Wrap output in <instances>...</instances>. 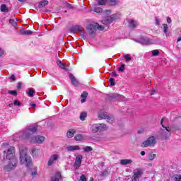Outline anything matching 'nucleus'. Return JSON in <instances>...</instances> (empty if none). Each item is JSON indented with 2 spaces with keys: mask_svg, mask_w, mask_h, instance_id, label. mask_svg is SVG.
I'll return each instance as SVG.
<instances>
[{
  "mask_svg": "<svg viewBox=\"0 0 181 181\" xmlns=\"http://www.w3.org/2000/svg\"><path fill=\"white\" fill-rule=\"evenodd\" d=\"M37 131V125H35L33 127H28L19 133H17L13 136V141H28L31 144H43L45 142V136H33L32 134H35Z\"/></svg>",
  "mask_w": 181,
  "mask_h": 181,
  "instance_id": "f257e3e1",
  "label": "nucleus"
},
{
  "mask_svg": "<svg viewBox=\"0 0 181 181\" xmlns=\"http://www.w3.org/2000/svg\"><path fill=\"white\" fill-rule=\"evenodd\" d=\"M20 151V162L21 165H24L26 168H29L32 165V157L28 155V148L25 146H19Z\"/></svg>",
  "mask_w": 181,
  "mask_h": 181,
  "instance_id": "f03ea898",
  "label": "nucleus"
},
{
  "mask_svg": "<svg viewBox=\"0 0 181 181\" xmlns=\"http://www.w3.org/2000/svg\"><path fill=\"white\" fill-rule=\"evenodd\" d=\"M167 122L168 119L166 118H163L160 122V124L162 125L163 129H160L159 134L162 139H169V137L170 136V127H167L166 126H165V122Z\"/></svg>",
  "mask_w": 181,
  "mask_h": 181,
  "instance_id": "7ed1b4c3",
  "label": "nucleus"
},
{
  "mask_svg": "<svg viewBox=\"0 0 181 181\" xmlns=\"http://www.w3.org/2000/svg\"><path fill=\"white\" fill-rule=\"evenodd\" d=\"M108 129V126L105 124H94L90 127V131L92 134H98V132H104Z\"/></svg>",
  "mask_w": 181,
  "mask_h": 181,
  "instance_id": "20e7f679",
  "label": "nucleus"
},
{
  "mask_svg": "<svg viewBox=\"0 0 181 181\" xmlns=\"http://www.w3.org/2000/svg\"><path fill=\"white\" fill-rule=\"evenodd\" d=\"M97 29L98 30H104V27L103 25H100L98 23H94L93 24L88 25L86 28L88 33L90 35H93Z\"/></svg>",
  "mask_w": 181,
  "mask_h": 181,
  "instance_id": "39448f33",
  "label": "nucleus"
},
{
  "mask_svg": "<svg viewBox=\"0 0 181 181\" xmlns=\"http://www.w3.org/2000/svg\"><path fill=\"white\" fill-rule=\"evenodd\" d=\"M156 145V137L155 136H150L146 141L143 142V146L144 148H153Z\"/></svg>",
  "mask_w": 181,
  "mask_h": 181,
  "instance_id": "423d86ee",
  "label": "nucleus"
},
{
  "mask_svg": "<svg viewBox=\"0 0 181 181\" xmlns=\"http://www.w3.org/2000/svg\"><path fill=\"white\" fill-rule=\"evenodd\" d=\"M71 32L72 33H76L77 32H79L80 33V36H81V37H83V39H86L87 37V34L86 33V31L80 25H76V26L74 27L71 30Z\"/></svg>",
  "mask_w": 181,
  "mask_h": 181,
  "instance_id": "0eeeda50",
  "label": "nucleus"
},
{
  "mask_svg": "<svg viewBox=\"0 0 181 181\" xmlns=\"http://www.w3.org/2000/svg\"><path fill=\"white\" fill-rule=\"evenodd\" d=\"M6 158L8 160H13V159H16L15 157V147L11 146L8 148Z\"/></svg>",
  "mask_w": 181,
  "mask_h": 181,
  "instance_id": "6e6552de",
  "label": "nucleus"
},
{
  "mask_svg": "<svg viewBox=\"0 0 181 181\" xmlns=\"http://www.w3.org/2000/svg\"><path fill=\"white\" fill-rule=\"evenodd\" d=\"M8 165L4 167V172H11V170H13L15 168H16V163L18 160L16 159L9 160Z\"/></svg>",
  "mask_w": 181,
  "mask_h": 181,
  "instance_id": "1a4fd4ad",
  "label": "nucleus"
},
{
  "mask_svg": "<svg viewBox=\"0 0 181 181\" xmlns=\"http://www.w3.org/2000/svg\"><path fill=\"white\" fill-rule=\"evenodd\" d=\"M99 119H106L107 122L112 124L114 121V117L108 115L107 112H100L98 115Z\"/></svg>",
  "mask_w": 181,
  "mask_h": 181,
  "instance_id": "9d476101",
  "label": "nucleus"
},
{
  "mask_svg": "<svg viewBox=\"0 0 181 181\" xmlns=\"http://www.w3.org/2000/svg\"><path fill=\"white\" fill-rule=\"evenodd\" d=\"M118 14H113L110 16L107 17L106 19L103 20L102 23L103 25H111L114 21H117L118 19Z\"/></svg>",
  "mask_w": 181,
  "mask_h": 181,
  "instance_id": "9b49d317",
  "label": "nucleus"
},
{
  "mask_svg": "<svg viewBox=\"0 0 181 181\" xmlns=\"http://www.w3.org/2000/svg\"><path fill=\"white\" fill-rule=\"evenodd\" d=\"M139 43H141V45H143L144 46H146L148 45H154L155 43V40L149 39L146 37H141L139 39Z\"/></svg>",
  "mask_w": 181,
  "mask_h": 181,
  "instance_id": "f8f14e48",
  "label": "nucleus"
},
{
  "mask_svg": "<svg viewBox=\"0 0 181 181\" xmlns=\"http://www.w3.org/2000/svg\"><path fill=\"white\" fill-rule=\"evenodd\" d=\"M59 158H60V156L59 154L51 155V156L49 157V158L48 160V163H47L48 166H52V165H54V163H56V162H57V160H59Z\"/></svg>",
  "mask_w": 181,
  "mask_h": 181,
  "instance_id": "ddd939ff",
  "label": "nucleus"
},
{
  "mask_svg": "<svg viewBox=\"0 0 181 181\" xmlns=\"http://www.w3.org/2000/svg\"><path fill=\"white\" fill-rule=\"evenodd\" d=\"M30 155L36 159V158H39L40 156V148L37 147H32L30 148Z\"/></svg>",
  "mask_w": 181,
  "mask_h": 181,
  "instance_id": "4468645a",
  "label": "nucleus"
},
{
  "mask_svg": "<svg viewBox=\"0 0 181 181\" xmlns=\"http://www.w3.org/2000/svg\"><path fill=\"white\" fill-rule=\"evenodd\" d=\"M81 160H83V156L78 155L74 164L75 169H78L81 166Z\"/></svg>",
  "mask_w": 181,
  "mask_h": 181,
  "instance_id": "2eb2a0df",
  "label": "nucleus"
},
{
  "mask_svg": "<svg viewBox=\"0 0 181 181\" xmlns=\"http://www.w3.org/2000/svg\"><path fill=\"white\" fill-rule=\"evenodd\" d=\"M142 173H143L142 169L137 168L136 170L134 171L133 177L134 179L139 180V177H141V176H142Z\"/></svg>",
  "mask_w": 181,
  "mask_h": 181,
  "instance_id": "dca6fc26",
  "label": "nucleus"
},
{
  "mask_svg": "<svg viewBox=\"0 0 181 181\" xmlns=\"http://www.w3.org/2000/svg\"><path fill=\"white\" fill-rule=\"evenodd\" d=\"M128 23H129V28H130V29H134L139 26V23H138V21H135L133 20H129L128 21Z\"/></svg>",
  "mask_w": 181,
  "mask_h": 181,
  "instance_id": "f3484780",
  "label": "nucleus"
},
{
  "mask_svg": "<svg viewBox=\"0 0 181 181\" xmlns=\"http://www.w3.org/2000/svg\"><path fill=\"white\" fill-rule=\"evenodd\" d=\"M18 33H19V35L29 36L30 35H32V33H33V32L30 30H25L23 28H21L18 31Z\"/></svg>",
  "mask_w": 181,
  "mask_h": 181,
  "instance_id": "a211bd4d",
  "label": "nucleus"
},
{
  "mask_svg": "<svg viewBox=\"0 0 181 181\" xmlns=\"http://www.w3.org/2000/svg\"><path fill=\"white\" fill-rule=\"evenodd\" d=\"M90 11L92 12H95L96 13H101V12H103V8L97 5H95L90 8Z\"/></svg>",
  "mask_w": 181,
  "mask_h": 181,
  "instance_id": "6ab92c4d",
  "label": "nucleus"
},
{
  "mask_svg": "<svg viewBox=\"0 0 181 181\" xmlns=\"http://www.w3.org/2000/svg\"><path fill=\"white\" fill-rule=\"evenodd\" d=\"M57 64L59 66V67H60V69H62L63 70H65L66 71H69L70 69H69V66H66V65H64V64H63V62H62V61L58 60L57 62Z\"/></svg>",
  "mask_w": 181,
  "mask_h": 181,
  "instance_id": "aec40b11",
  "label": "nucleus"
},
{
  "mask_svg": "<svg viewBox=\"0 0 181 181\" xmlns=\"http://www.w3.org/2000/svg\"><path fill=\"white\" fill-rule=\"evenodd\" d=\"M66 150L69 152H73L74 151H80V146H69L66 147Z\"/></svg>",
  "mask_w": 181,
  "mask_h": 181,
  "instance_id": "412c9836",
  "label": "nucleus"
},
{
  "mask_svg": "<svg viewBox=\"0 0 181 181\" xmlns=\"http://www.w3.org/2000/svg\"><path fill=\"white\" fill-rule=\"evenodd\" d=\"M74 134H76V129H70L66 133V136L67 138H73L74 136Z\"/></svg>",
  "mask_w": 181,
  "mask_h": 181,
  "instance_id": "4be33fe9",
  "label": "nucleus"
},
{
  "mask_svg": "<svg viewBox=\"0 0 181 181\" xmlns=\"http://www.w3.org/2000/svg\"><path fill=\"white\" fill-rule=\"evenodd\" d=\"M62 179V174L60 173H57L54 176L51 177L52 181H59Z\"/></svg>",
  "mask_w": 181,
  "mask_h": 181,
  "instance_id": "5701e85b",
  "label": "nucleus"
},
{
  "mask_svg": "<svg viewBox=\"0 0 181 181\" xmlns=\"http://www.w3.org/2000/svg\"><path fill=\"white\" fill-rule=\"evenodd\" d=\"M163 28V33H165V36L168 37H169V33H168V30L169 29V26L168 25V24H163L162 25Z\"/></svg>",
  "mask_w": 181,
  "mask_h": 181,
  "instance_id": "b1692460",
  "label": "nucleus"
},
{
  "mask_svg": "<svg viewBox=\"0 0 181 181\" xmlns=\"http://www.w3.org/2000/svg\"><path fill=\"white\" fill-rule=\"evenodd\" d=\"M107 4L110 6H116V5L119 4V0H107Z\"/></svg>",
  "mask_w": 181,
  "mask_h": 181,
  "instance_id": "393cba45",
  "label": "nucleus"
},
{
  "mask_svg": "<svg viewBox=\"0 0 181 181\" xmlns=\"http://www.w3.org/2000/svg\"><path fill=\"white\" fill-rule=\"evenodd\" d=\"M71 81L72 83V84L75 86L77 87V86H78V82L77 81V80L76 79V78H74V76H73L72 74L69 75Z\"/></svg>",
  "mask_w": 181,
  "mask_h": 181,
  "instance_id": "a878e982",
  "label": "nucleus"
},
{
  "mask_svg": "<svg viewBox=\"0 0 181 181\" xmlns=\"http://www.w3.org/2000/svg\"><path fill=\"white\" fill-rule=\"evenodd\" d=\"M130 163H132V160L131 159H122L120 160V165H130Z\"/></svg>",
  "mask_w": 181,
  "mask_h": 181,
  "instance_id": "bb28decb",
  "label": "nucleus"
},
{
  "mask_svg": "<svg viewBox=\"0 0 181 181\" xmlns=\"http://www.w3.org/2000/svg\"><path fill=\"white\" fill-rule=\"evenodd\" d=\"M46 5H49V1L47 0H42L39 4L40 8H45Z\"/></svg>",
  "mask_w": 181,
  "mask_h": 181,
  "instance_id": "cd10ccee",
  "label": "nucleus"
},
{
  "mask_svg": "<svg viewBox=\"0 0 181 181\" xmlns=\"http://www.w3.org/2000/svg\"><path fill=\"white\" fill-rule=\"evenodd\" d=\"M87 95H88V93H87V92H83L81 97V103H82V104L86 101V100H87Z\"/></svg>",
  "mask_w": 181,
  "mask_h": 181,
  "instance_id": "c85d7f7f",
  "label": "nucleus"
},
{
  "mask_svg": "<svg viewBox=\"0 0 181 181\" xmlns=\"http://www.w3.org/2000/svg\"><path fill=\"white\" fill-rule=\"evenodd\" d=\"M111 97L112 98H115V100H124V96L118 95L117 93L112 94Z\"/></svg>",
  "mask_w": 181,
  "mask_h": 181,
  "instance_id": "c756f323",
  "label": "nucleus"
},
{
  "mask_svg": "<svg viewBox=\"0 0 181 181\" xmlns=\"http://www.w3.org/2000/svg\"><path fill=\"white\" fill-rule=\"evenodd\" d=\"M81 121H86V118H87V112H82L80 114V117H79Z\"/></svg>",
  "mask_w": 181,
  "mask_h": 181,
  "instance_id": "7c9ffc66",
  "label": "nucleus"
},
{
  "mask_svg": "<svg viewBox=\"0 0 181 181\" xmlns=\"http://www.w3.org/2000/svg\"><path fill=\"white\" fill-rule=\"evenodd\" d=\"M35 89L29 88L27 94L29 95V97H33V95H35Z\"/></svg>",
  "mask_w": 181,
  "mask_h": 181,
  "instance_id": "2f4dec72",
  "label": "nucleus"
},
{
  "mask_svg": "<svg viewBox=\"0 0 181 181\" xmlns=\"http://www.w3.org/2000/svg\"><path fill=\"white\" fill-rule=\"evenodd\" d=\"M150 53H151V56H153V57H155L159 55V50H158V49H154V50H152L151 52H150Z\"/></svg>",
  "mask_w": 181,
  "mask_h": 181,
  "instance_id": "473e14b6",
  "label": "nucleus"
},
{
  "mask_svg": "<svg viewBox=\"0 0 181 181\" xmlns=\"http://www.w3.org/2000/svg\"><path fill=\"white\" fill-rule=\"evenodd\" d=\"M173 181H181V175L179 174L175 175L173 177Z\"/></svg>",
  "mask_w": 181,
  "mask_h": 181,
  "instance_id": "72a5a7b5",
  "label": "nucleus"
},
{
  "mask_svg": "<svg viewBox=\"0 0 181 181\" xmlns=\"http://www.w3.org/2000/svg\"><path fill=\"white\" fill-rule=\"evenodd\" d=\"M98 5H107L108 4V0H98Z\"/></svg>",
  "mask_w": 181,
  "mask_h": 181,
  "instance_id": "f704fd0d",
  "label": "nucleus"
},
{
  "mask_svg": "<svg viewBox=\"0 0 181 181\" xmlns=\"http://www.w3.org/2000/svg\"><path fill=\"white\" fill-rule=\"evenodd\" d=\"M9 23L11 24L13 28H16V26H18V23H16V21H15V19H10Z\"/></svg>",
  "mask_w": 181,
  "mask_h": 181,
  "instance_id": "c9c22d12",
  "label": "nucleus"
},
{
  "mask_svg": "<svg viewBox=\"0 0 181 181\" xmlns=\"http://www.w3.org/2000/svg\"><path fill=\"white\" fill-rule=\"evenodd\" d=\"M1 12H8V7H6V5L2 4L1 6Z\"/></svg>",
  "mask_w": 181,
  "mask_h": 181,
  "instance_id": "e433bc0d",
  "label": "nucleus"
},
{
  "mask_svg": "<svg viewBox=\"0 0 181 181\" xmlns=\"http://www.w3.org/2000/svg\"><path fill=\"white\" fill-rule=\"evenodd\" d=\"M124 58L125 62H131L132 59L131 58V56L128 54L124 55Z\"/></svg>",
  "mask_w": 181,
  "mask_h": 181,
  "instance_id": "4c0bfd02",
  "label": "nucleus"
},
{
  "mask_svg": "<svg viewBox=\"0 0 181 181\" xmlns=\"http://www.w3.org/2000/svg\"><path fill=\"white\" fill-rule=\"evenodd\" d=\"M32 177H35L37 176V170L36 168H34L33 170L31 173Z\"/></svg>",
  "mask_w": 181,
  "mask_h": 181,
  "instance_id": "58836bf2",
  "label": "nucleus"
},
{
  "mask_svg": "<svg viewBox=\"0 0 181 181\" xmlns=\"http://www.w3.org/2000/svg\"><path fill=\"white\" fill-rule=\"evenodd\" d=\"M84 152H91L93 151V147L91 146H86L83 148Z\"/></svg>",
  "mask_w": 181,
  "mask_h": 181,
  "instance_id": "ea45409f",
  "label": "nucleus"
},
{
  "mask_svg": "<svg viewBox=\"0 0 181 181\" xmlns=\"http://www.w3.org/2000/svg\"><path fill=\"white\" fill-rule=\"evenodd\" d=\"M76 141H83V136L81 134H78L75 136Z\"/></svg>",
  "mask_w": 181,
  "mask_h": 181,
  "instance_id": "a19ab883",
  "label": "nucleus"
},
{
  "mask_svg": "<svg viewBox=\"0 0 181 181\" xmlns=\"http://www.w3.org/2000/svg\"><path fill=\"white\" fill-rule=\"evenodd\" d=\"M155 21L156 26H159V25H160V19L158 17H156Z\"/></svg>",
  "mask_w": 181,
  "mask_h": 181,
  "instance_id": "79ce46f5",
  "label": "nucleus"
},
{
  "mask_svg": "<svg viewBox=\"0 0 181 181\" xmlns=\"http://www.w3.org/2000/svg\"><path fill=\"white\" fill-rule=\"evenodd\" d=\"M155 158H156V154H150L149 156H148V159L150 160H153V159H155Z\"/></svg>",
  "mask_w": 181,
  "mask_h": 181,
  "instance_id": "37998d69",
  "label": "nucleus"
},
{
  "mask_svg": "<svg viewBox=\"0 0 181 181\" xmlns=\"http://www.w3.org/2000/svg\"><path fill=\"white\" fill-rule=\"evenodd\" d=\"M8 94L11 95H18V92L16 90H9Z\"/></svg>",
  "mask_w": 181,
  "mask_h": 181,
  "instance_id": "c03bdc74",
  "label": "nucleus"
},
{
  "mask_svg": "<svg viewBox=\"0 0 181 181\" xmlns=\"http://www.w3.org/2000/svg\"><path fill=\"white\" fill-rule=\"evenodd\" d=\"M110 86H115V79H114V78H110Z\"/></svg>",
  "mask_w": 181,
  "mask_h": 181,
  "instance_id": "a18cd8bd",
  "label": "nucleus"
},
{
  "mask_svg": "<svg viewBox=\"0 0 181 181\" xmlns=\"http://www.w3.org/2000/svg\"><path fill=\"white\" fill-rule=\"evenodd\" d=\"M13 104L16 107H21V102H19V100H14Z\"/></svg>",
  "mask_w": 181,
  "mask_h": 181,
  "instance_id": "49530a36",
  "label": "nucleus"
},
{
  "mask_svg": "<svg viewBox=\"0 0 181 181\" xmlns=\"http://www.w3.org/2000/svg\"><path fill=\"white\" fill-rule=\"evenodd\" d=\"M124 70H125V64L121 65V66L118 69L119 71H124Z\"/></svg>",
  "mask_w": 181,
  "mask_h": 181,
  "instance_id": "de8ad7c7",
  "label": "nucleus"
},
{
  "mask_svg": "<svg viewBox=\"0 0 181 181\" xmlns=\"http://www.w3.org/2000/svg\"><path fill=\"white\" fill-rule=\"evenodd\" d=\"M80 180L81 181H87V177H86L85 175H82L80 177Z\"/></svg>",
  "mask_w": 181,
  "mask_h": 181,
  "instance_id": "09e8293b",
  "label": "nucleus"
},
{
  "mask_svg": "<svg viewBox=\"0 0 181 181\" xmlns=\"http://www.w3.org/2000/svg\"><path fill=\"white\" fill-rule=\"evenodd\" d=\"M3 56H5V51H4L2 48H0V57H2Z\"/></svg>",
  "mask_w": 181,
  "mask_h": 181,
  "instance_id": "8fccbe9b",
  "label": "nucleus"
},
{
  "mask_svg": "<svg viewBox=\"0 0 181 181\" xmlns=\"http://www.w3.org/2000/svg\"><path fill=\"white\" fill-rule=\"evenodd\" d=\"M104 13L105 15H110V13H111V10H106L104 11Z\"/></svg>",
  "mask_w": 181,
  "mask_h": 181,
  "instance_id": "3c124183",
  "label": "nucleus"
},
{
  "mask_svg": "<svg viewBox=\"0 0 181 181\" xmlns=\"http://www.w3.org/2000/svg\"><path fill=\"white\" fill-rule=\"evenodd\" d=\"M112 77H117L118 74H117L116 71H113V72H112Z\"/></svg>",
  "mask_w": 181,
  "mask_h": 181,
  "instance_id": "603ef678",
  "label": "nucleus"
},
{
  "mask_svg": "<svg viewBox=\"0 0 181 181\" xmlns=\"http://www.w3.org/2000/svg\"><path fill=\"white\" fill-rule=\"evenodd\" d=\"M167 22L168 23H172V18H170V17H167Z\"/></svg>",
  "mask_w": 181,
  "mask_h": 181,
  "instance_id": "864d4df0",
  "label": "nucleus"
},
{
  "mask_svg": "<svg viewBox=\"0 0 181 181\" xmlns=\"http://www.w3.org/2000/svg\"><path fill=\"white\" fill-rule=\"evenodd\" d=\"M11 80H12L13 81H15V80H16L15 75H11L10 77Z\"/></svg>",
  "mask_w": 181,
  "mask_h": 181,
  "instance_id": "5fc2aeb1",
  "label": "nucleus"
},
{
  "mask_svg": "<svg viewBox=\"0 0 181 181\" xmlns=\"http://www.w3.org/2000/svg\"><path fill=\"white\" fill-rule=\"evenodd\" d=\"M30 106L32 107L33 108H36V104L35 103H30Z\"/></svg>",
  "mask_w": 181,
  "mask_h": 181,
  "instance_id": "6e6d98bb",
  "label": "nucleus"
},
{
  "mask_svg": "<svg viewBox=\"0 0 181 181\" xmlns=\"http://www.w3.org/2000/svg\"><path fill=\"white\" fill-rule=\"evenodd\" d=\"M17 88H22V84L21 83H18V86H17Z\"/></svg>",
  "mask_w": 181,
  "mask_h": 181,
  "instance_id": "4d7b16f0",
  "label": "nucleus"
},
{
  "mask_svg": "<svg viewBox=\"0 0 181 181\" xmlns=\"http://www.w3.org/2000/svg\"><path fill=\"white\" fill-rule=\"evenodd\" d=\"M155 93H156V90L155 89H153L151 91V95H153V94H155Z\"/></svg>",
  "mask_w": 181,
  "mask_h": 181,
  "instance_id": "13d9d810",
  "label": "nucleus"
},
{
  "mask_svg": "<svg viewBox=\"0 0 181 181\" xmlns=\"http://www.w3.org/2000/svg\"><path fill=\"white\" fill-rule=\"evenodd\" d=\"M13 105H14V104H13V103H10V104H8V107H13Z\"/></svg>",
  "mask_w": 181,
  "mask_h": 181,
  "instance_id": "bf43d9fd",
  "label": "nucleus"
},
{
  "mask_svg": "<svg viewBox=\"0 0 181 181\" xmlns=\"http://www.w3.org/2000/svg\"><path fill=\"white\" fill-rule=\"evenodd\" d=\"M140 153H141V156H144V155H145V151H141Z\"/></svg>",
  "mask_w": 181,
  "mask_h": 181,
  "instance_id": "052dcab7",
  "label": "nucleus"
},
{
  "mask_svg": "<svg viewBox=\"0 0 181 181\" xmlns=\"http://www.w3.org/2000/svg\"><path fill=\"white\" fill-rule=\"evenodd\" d=\"M132 181H139V180H138L137 178L132 177Z\"/></svg>",
  "mask_w": 181,
  "mask_h": 181,
  "instance_id": "680f3d73",
  "label": "nucleus"
},
{
  "mask_svg": "<svg viewBox=\"0 0 181 181\" xmlns=\"http://www.w3.org/2000/svg\"><path fill=\"white\" fill-rule=\"evenodd\" d=\"M181 41V37H179L177 39V42H180Z\"/></svg>",
  "mask_w": 181,
  "mask_h": 181,
  "instance_id": "e2e57ef3",
  "label": "nucleus"
},
{
  "mask_svg": "<svg viewBox=\"0 0 181 181\" xmlns=\"http://www.w3.org/2000/svg\"><path fill=\"white\" fill-rule=\"evenodd\" d=\"M19 2H22V3H24L25 0H18Z\"/></svg>",
  "mask_w": 181,
  "mask_h": 181,
  "instance_id": "0e129e2a",
  "label": "nucleus"
},
{
  "mask_svg": "<svg viewBox=\"0 0 181 181\" xmlns=\"http://www.w3.org/2000/svg\"><path fill=\"white\" fill-rule=\"evenodd\" d=\"M90 181H94V178L90 177Z\"/></svg>",
  "mask_w": 181,
  "mask_h": 181,
  "instance_id": "69168bd1",
  "label": "nucleus"
},
{
  "mask_svg": "<svg viewBox=\"0 0 181 181\" xmlns=\"http://www.w3.org/2000/svg\"><path fill=\"white\" fill-rule=\"evenodd\" d=\"M142 132L141 131H138V134H141Z\"/></svg>",
  "mask_w": 181,
  "mask_h": 181,
  "instance_id": "338daca9",
  "label": "nucleus"
}]
</instances>
